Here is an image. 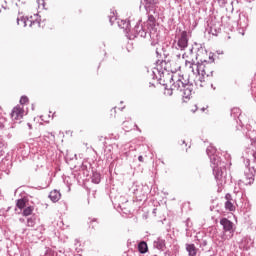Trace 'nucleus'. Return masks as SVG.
<instances>
[{
	"mask_svg": "<svg viewBox=\"0 0 256 256\" xmlns=\"http://www.w3.org/2000/svg\"><path fill=\"white\" fill-rule=\"evenodd\" d=\"M206 153L210 159L216 181L223 183V181H225V172L223 171V169H225V162L221 161V158L215 154L217 153V149L213 146H209L206 149Z\"/></svg>",
	"mask_w": 256,
	"mask_h": 256,
	"instance_id": "1",
	"label": "nucleus"
},
{
	"mask_svg": "<svg viewBox=\"0 0 256 256\" xmlns=\"http://www.w3.org/2000/svg\"><path fill=\"white\" fill-rule=\"evenodd\" d=\"M186 65H189V68L192 70L194 75H200L199 78L200 83L205 81V76L213 77V69L211 68V63L207 62V60L200 59L197 63L194 60L191 62H186Z\"/></svg>",
	"mask_w": 256,
	"mask_h": 256,
	"instance_id": "2",
	"label": "nucleus"
},
{
	"mask_svg": "<svg viewBox=\"0 0 256 256\" xmlns=\"http://www.w3.org/2000/svg\"><path fill=\"white\" fill-rule=\"evenodd\" d=\"M245 165L247 167V171L244 172V178L240 180V183H243L244 185H253V183H255L256 167H250V160H246Z\"/></svg>",
	"mask_w": 256,
	"mask_h": 256,
	"instance_id": "3",
	"label": "nucleus"
},
{
	"mask_svg": "<svg viewBox=\"0 0 256 256\" xmlns=\"http://www.w3.org/2000/svg\"><path fill=\"white\" fill-rule=\"evenodd\" d=\"M169 62L165 61V60H158L156 62V67L153 70V75H160L163 76L165 75V73H167L169 75V71H171V68L169 67Z\"/></svg>",
	"mask_w": 256,
	"mask_h": 256,
	"instance_id": "4",
	"label": "nucleus"
},
{
	"mask_svg": "<svg viewBox=\"0 0 256 256\" xmlns=\"http://www.w3.org/2000/svg\"><path fill=\"white\" fill-rule=\"evenodd\" d=\"M189 46V37L187 31H183L178 39L176 49L179 51H185L186 47Z\"/></svg>",
	"mask_w": 256,
	"mask_h": 256,
	"instance_id": "5",
	"label": "nucleus"
},
{
	"mask_svg": "<svg viewBox=\"0 0 256 256\" xmlns=\"http://www.w3.org/2000/svg\"><path fill=\"white\" fill-rule=\"evenodd\" d=\"M148 15V20H147V27L149 31H153L155 29V25L157 23V17H159V12L158 11H151V12H146Z\"/></svg>",
	"mask_w": 256,
	"mask_h": 256,
	"instance_id": "6",
	"label": "nucleus"
},
{
	"mask_svg": "<svg viewBox=\"0 0 256 256\" xmlns=\"http://www.w3.org/2000/svg\"><path fill=\"white\" fill-rule=\"evenodd\" d=\"M145 7L146 13H151V11H157L159 9V0H141Z\"/></svg>",
	"mask_w": 256,
	"mask_h": 256,
	"instance_id": "7",
	"label": "nucleus"
},
{
	"mask_svg": "<svg viewBox=\"0 0 256 256\" xmlns=\"http://www.w3.org/2000/svg\"><path fill=\"white\" fill-rule=\"evenodd\" d=\"M170 83H173L172 87L177 89V91H183V88L187 85V83H184L183 80H181V76L177 75H171Z\"/></svg>",
	"mask_w": 256,
	"mask_h": 256,
	"instance_id": "8",
	"label": "nucleus"
},
{
	"mask_svg": "<svg viewBox=\"0 0 256 256\" xmlns=\"http://www.w3.org/2000/svg\"><path fill=\"white\" fill-rule=\"evenodd\" d=\"M220 225H222L223 227V232L224 233H234L235 229L233 222H231V220L227 219V218H222L220 220Z\"/></svg>",
	"mask_w": 256,
	"mask_h": 256,
	"instance_id": "9",
	"label": "nucleus"
},
{
	"mask_svg": "<svg viewBox=\"0 0 256 256\" xmlns=\"http://www.w3.org/2000/svg\"><path fill=\"white\" fill-rule=\"evenodd\" d=\"M11 119L12 121H18L19 123H21V120L23 119V108H21V106H15L12 109Z\"/></svg>",
	"mask_w": 256,
	"mask_h": 256,
	"instance_id": "10",
	"label": "nucleus"
},
{
	"mask_svg": "<svg viewBox=\"0 0 256 256\" xmlns=\"http://www.w3.org/2000/svg\"><path fill=\"white\" fill-rule=\"evenodd\" d=\"M133 37H141L145 39L147 37V30L143 28V25L137 23L132 31Z\"/></svg>",
	"mask_w": 256,
	"mask_h": 256,
	"instance_id": "11",
	"label": "nucleus"
},
{
	"mask_svg": "<svg viewBox=\"0 0 256 256\" xmlns=\"http://www.w3.org/2000/svg\"><path fill=\"white\" fill-rule=\"evenodd\" d=\"M27 22L30 23V24H29L30 27H33V25H35V23H37L38 25H41L40 22L31 21V20H29V18H25V17L17 18V24H18V25H21V24H22V26L25 27V26L27 25Z\"/></svg>",
	"mask_w": 256,
	"mask_h": 256,
	"instance_id": "12",
	"label": "nucleus"
},
{
	"mask_svg": "<svg viewBox=\"0 0 256 256\" xmlns=\"http://www.w3.org/2000/svg\"><path fill=\"white\" fill-rule=\"evenodd\" d=\"M117 23L118 27H120V29H123L125 33H129V31H131V22L129 20H120Z\"/></svg>",
	"mask_w": 256,
	"mask_h": 256,
	"instance_id": "13",
	"label": "nucleus"
},
{
	"mask_svg": "<svg viewBox=\"0 0 256 256\" xmlns=\"http://www.w3.org/2000/svg\"><path fill=\"white\" fill-rule=\"evenodd\" d=\"M253 243V239H251L250 237H244L242 239L241 247H243L244 251H249V249L253 247Z\"/></svg>",
	"mask_w": 256,
	"mask_h": 256,
	"instance_id": "14",
	"label": "nucleus"
},
{
	"mask_svg": "<svg viewBox=\"0 0 256 256\" xmlns=\"http://www.w3.org/2000/svg\"><path fill=\"white\" fill-rule=\"evenodd\" d=\"M184 99H190L191 95H193V85L187 84L182 88Z\"/></svg>",
	"mask_w": 256,
	"mask_h": 256,
	"instance_id": "15",
	"label": "nucleus"
},
{
	"mask_svg": "<svg viewBox=\"0 0 256 256\" xmlns=\"http://www.w3.org/2000/svg\"><path fill=\"white\" fill-rule=\"evenodd\" d=\"M153 247L155 249H158L159 251H163L165 249V239L163 238H157L153 242Z\"/></svg>",
	"mask_w": 256,
	"mask_h": 256,
	"instance_id": "16",
	"label": "nucleus"
},
{
	"mask_svg": "<svg viewBox=\"0 0 256 256\" xmlns=\"http://www.w3.org/2000/svg\"><path fill=\"white\" fill-rule=\"evenodd\" d=\"M186 251L189 256H197L199 249L195 246V244H186Z\"/></svg>",
	"mask_w": 256,
	"mask_h": 256,
	"instance_id": "17",
	"label": "nucleus"
},
{
	"mask_svg": "<svg viewBox=\"0 0 256 256\" xmlns=\"http://www.w3.org/2000/svg\"><path fill=\"white\" fill-rule=\"evenodd\" d=\"M49 199H51L53 203H57V201L61 199V192H59L58 190L51 191L49 194Z\"/></svg>",
	"mask_w": 256,
	"mask_h": 256,
	"instance_id": "18",
	"label": "nucleus"
},
{
	"mask_svg": "<svg viewBox=\"0 0 256 256\" xmlns=\"http://www.w3.org/2000/svg\"><path fill=\"white\" fill-rule=\"evenodd\" d=\"M138 251L139 253H141L142 255L147 253V251H149V247L147 246V242L145 241H141L139 244H138Z\"/></svg>",
	"mask_w": 256,
	"mask_h": 256,
	"instance_id": "19",
	"label": "nucleus"
},
{
	"mask_svg": "<svg viewBox=\"0 0 256 256\" xmlns=\"http://www.w3.org/2000/svg\"><path fill=\"white\" fill-rule=\"evenodd\" d=\"M16 207L20 209V211H23V209L27 207V198L18 199L16 202Z\"/></svg>",
	"mask_w": 256,
	"mask_h": 256,
	"instance_id": "20",
	"label": "nucleus"
},
{
	"mask_svg": "<svg viewBox=\"0 0 256 256\" xmlns=\"http://www.w3.org/2000/svg\"><path fill=\"white\" fill-rule=\"evenodd\" d=\"M23 212H22V215L24 217H29V215H31L34 211V207L33 206H26L25 208H23Z\"/></svg>",
	"mask_w": 256,
	"mask_h": 256,
	"instance_id": "21",
	"label": "nucleus"
},
{
	"mask_svg": "<svg viewBox=\"0 0 256 256\" xmlns=\"http://www.w3.org/2000/svg\"><path fill=\"white\" fill-rule=\"evenodd\" d=\"M92 183H95L96 185L101 183V174L94 172L92 175Z\"/></svg>",
	"mask_w": 256,
	"mask_h": 256,
	"instance_id": "22",
	"label": "nucleus"
},
{
	"mask_svg": "<svg viewBox=\"0 0 256 256\" xmlns=\"http://www.w3.org/2000/svg\"><path fill=\"white\" fill-rule=\"evenodd\" d=\"M241 115V109L239 108H233L231 110V117H233L234 119H239V116Z\"/></svg>",
	"mask_w": 256,
	"mask_h": 256,
	"instance_id": "23",
	"label": "nucleus"
},
{
	"mask_svg": "<svg viewBox=\"0 0 256 256\" xmlns=\"http://www.w3.org/2000/svg\"><path fill=\"white\" fill-rule=\"evenodd\" d=\"M233 203H234V201H226L225 202L226 211H235V205Z\"/></svg>",
	"mask_w": 256,
	"mask_h": 256,
	"instance_id": "24",
	"label": "nucleus"
},
{
	"mask_svg": "<svg viewBox=\"0 0 256 256\" xmlns=\"http://www.w3.org/2000/svg\"><path fill=\"white\" fill-rule=\"evenodd\" d=\"M36 219L35 216H32L27 219V227H35Z\"/></svg>",
	"mask_w": 256,
	"mask_h": 256,
	"instance_id": "25",
	"label": "nucleus"
},
{
	"mask_svg": "<svg viewBox=\"0 0 256 256\" xmlns=\"http://www.w3.org/2000/svg\"><path fill=\"white\" fill-rule=\"evenodd\" d=\"M110 24L113 25L115 21H117V16H115V12H110V15L108 16Z\"/></svg>",
	"mask_w": 256,
	"mask_h": 256,
	"instance_id": "26",
	"label": "nucleus"
},
{
	"mask_svg": "<svg viewBox=\"0 0 256 256\" xmlns=\"http://www.w3.org/2000/svg\"><path fill=\"white\" fill-rule=\"evenodd\" d=\"M25 103H29V98L27 96H22L20 99V105H25Z\"/></svg>",
	"mask_w": 256,
	"mask_h": 256,
	"instance_id": "27",
	"label": "nucleus"
},
{
	"mask_svg": "<svg viewBox=\"0 0 256 256\" xmlns=\"http://www.w3.org/2000/svg\"><path fill=\"white\" fill-rule=\"evenodd\" d=\"M45 140L47 141V139H49L50 141H55V135H53L52 133H48L47 135H44Z\"/></svg>",
	"mask_w": 256,
	"mask_h": 256,
	"instance_id": "28",
	"label": "nucleus"
},
{
	"mask_svg": "<svg viewBox=\"0 0 256 256\" xmlns=\"http://www.w3.org/2000/svg\"><path fill=\"white\" fill-rule=\"evenodd\" d=\"M173 89H175L173 86L170 89H166L164 94L168 95V97H171V95H173Z\"/></svg>",
	"mask_w": 256,
	"mask_h": 256,
	"instance_id": "29",
	"label": "nucleus"
},
{
	"mask_svg": "<svg viewBox=\"0 0 256 256\" xmlns=\"http://www.w3.org/2000/svg\"><path fill=\"white\" fill-rule=\"evenodd\" d=\"M185 223H186V231H189V227H191V224H190L191 219L188 218Z\"/></svg>",
	"mask_w": 256,
	"mask_h": 256,
	"instance_id": "30",
	"label": "nucleus"
},
{
	"mask_svg": "<svg viewBox=\"0 0 256 256\" xmlns=\"http://www.w3.org/2000/svg\"><path fill=\"white\" fill-rule=\"evenodd\" d=\"M225 199H226V201H233V196H231V194L227 193L225 195Z\"/></svg>",
	"mask_w": 256,
	"mask_h": 256,
	"instance_id": "31",
	"label": "nucleus"
},
{
	"mask_svg": "<svg viewBox=\"0 0 256 256\" xmlns=\"http://www.w3.org/2000/svg\"><path fill=\"white\" fill-rule=\"evenodd\" d=\"M38 5L45 7V0H38Z\"/></svg>",
	"mask_w": 256,
	"mask_h": 256,
	"instance_id": "32",
	"label": "nucleus"
},
{
	"mask_svg": "<svg viewBox=\"0 0 256 256\" xmlns=\"http://www.w3.org/2000/svg\"><path fill=\"white\" fill-rule=\"evenodd\" d=\"M196 5H201L203 3V0H194Z\"/></svg>",
	"mask_w": 256,
	"mask_h": 256,
	"instance_id": "33",
	"label": "nucleus"
},
{
	"mask_svg": "<svg viewBox=\"0 0 256 256\" xmlns=\"http://www.w3.org/2000/svg\"><path fill=\"white\" fill-rule=\"evenodd\" d=\"M93 223H97V219L94 218V219H92V220L90 221V224H91V225H93Z\"/></svg>",
	"mask_w": 256,
	"mask_h": 256,
	"instance_id": "34",
	"label": "nucleus"
},
{
	"mask_svg": "<svg viewBox=\"0 0 256 256\" xmlns=\"http://www.w3.org/2000/svg\"><path fill=\"white\" fill-rule=\"evenodd\" d=\"M138 161H140V163H143V156H139Z\"/></svg>",
	"mask_w": 256,
	"mask_h": 256,
	"instance_id": "35",
	"label": "nucleus"
},
{
	"mask_svg": "<svg viewBox=\"0 0 256 256\" xmlns=\"http://www.w3.org/2000/svg\"><path fill=\"white\" fill-rule=\"evenodd\" d=\"M226 159H227V161H229V159H231V155L226 154Z\"/></svg>",
	"mask_w": 256,
	"mask_h": 256,
	"instance_id": "36",
	"label": "nucleus"
},
{
	"mask_svg": "<svg viewBox=\"0 0 256 256\" xmlns=\"http://www.w3.org/2000/svg\"><path fill=\"white\" fill-rule=\"evenodd\" d=\"M210 61L213 63V61H215V59H213V56H209Z\"/></svg>",
	"mask_w": 256,
	"mask_h": 256,
	"instance_id": "37",
	"label": "nucleus"
},
{
	"mask_svg": "<svg viewBox=\"0 0 256 256\" xmlns=\"http://www.w3.org/2000/svg\"><path fill=\"white\" fill-rule=\"evenodd\" d=\"M85 169H87V166H85V164L82 165V170L85 171Z\"/></svg>",
	"mask_w": 256,
	"mask_h": 256,
	"instance_id": "38",
	"label": "nucleus"
},
{
	"mask_svg": "<svg viewBox=\"0 0 256 256\" xmlns=\"http://www.w3.org/2000/svg\"><path fill=\"white\" fill-rule=\"evenodd\" d=\"M28 127H29V129H33V126H31L30 123H28Z\"/></svg>",
	"mask_w": 256,
	"mask_h": 256,
	"instance_id": "39",
	"label": "nucleus"
},
{
	"mask_svg": "<svg viewBox=\"0 0 256 256\" xmlns=\"http://www.w3.org/2000/svg\"><path fill=\"white\" fill-rule=\"evenodd\" d=\"M3 127H5V125L0 124V130L3 129Z\"/></svg>",
	"mask_w": 256,
	"mask_h": 256,
	"instance_id": "40",
	"label": "nucleus"
},
{
	"mask_svg": "<svg viewBox=\"0 0 256 256\" xmlns=\"http://www.w3.org/2000/svg\"><path fill=\"white\" fill-rule=\"evenodd\" d=\"M155 213H157V209H154V210H153V214H154V215H155Z\"/></svg>",
	"mask_w": 256,
	"mask_h": 256,
	"instance_id": "41",
	"label": "nucleus"
},
{
	"mask_svg": "<svg viewBox=\"0 0 256 256\" xmlns=\"http://www.w3.org/2000/svg\"><path fill=\"white\" fill-rule=\"evenodd\" d=\"M156 55H158L159 56V51L156 49Z\"/></svg>",
	"mask_w": 256,
	"mask_h": 256,
	"instance_id": "42",
	"label": "nucleus"
},
{
	"mask_svg": "<svg viewBox=\"0 0 256 256\" xmlns=\"http://www.w3.org/2000/svg\"><path fill=\"white\" fill-rule=\"evenodd\" d=\"M190 53H191V54H193V48H192V49H190Z\"/></svg>",
	"mask_w": 256,
	"mask_h": 256,
	"instance_id": "43",
	"label": "nucleus"
},
{
	"mask_svg": "<svg viewBox=\"0 0 256 256\" xmlns=\"http://www.w3.org/2000/svg\"><path fill=\"white\" fill-rule=\"evenodd\" d=\"M196 59H199V55L198 54L196 55Z\"/></svg>",
	"mask_w": 256,
	"mask_h": 256,
	"instance_id": "44",
	"label": "nucleus"
},
{
	"mask_svg": "<svg viewBox=\"0 0 256 256\" xmlns=\"http://www.w3.org/2000/svg\"><path fill=\"white\" fill-rule=\"evenodd\" d=\"M124 109H125V107H122V108H121V111H123Z\"/></svg>",
	"mask_w": 256,
	"mask_h": 256,
	"instance_id": "45",
	"label": "nucleus"
},
{
	"mask_svg": "<svg viewBox=\"0 0 256 256\" xmlns=\"http://www.w3.org/2000/svg\"><path fill=\"white\" fill-rule=\"evenodd\" d=\"M92 229H95V226L92 225Z\"/></svg>",
	"mask_w": 256,
	"mask_h": 256,
	"instance_id": "46",
	"label": "nucleus"
},
{
	"mask_svg": "<svg viewBox=\"0 0 256 256\" xmlns=\"http://www.w3.org/2000/svg\"><path fill=\"white\" fill-rule=\"evenodd\" d=\"M202 111H205V108H202Z\"/></svg>",
	"mask_w": 256,
	"mask_h": 256,
	"instance_id": "47",
	"label": "nucleus"
}]
</instances>
